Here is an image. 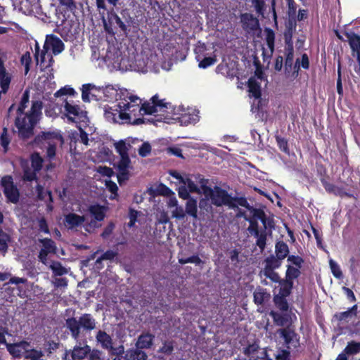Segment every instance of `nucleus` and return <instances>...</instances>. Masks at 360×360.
I'll use <instances>...</instances> for the list:
<instances>
[{
  "instance_id": "30",
  "label": "nucleus",
  "mask_w": 360,
  "mask_h": 360,
  "mask_svg": "<svg viewBox=\"0 0 360 360\" xmlns=\"http://www.w3.org/2000/svg\"><path fill=\"white\" fill-rule=\"evenodd\" d=\"M39 241L43 246L41 250L44 251L49 254L56 253L57 248L53 240L49 238H43L39 239Z\"/></svg>"
},
{
  "instance_id": "39",
  "label": "nucleus",
  "mask_w": 360,
  "mask_h": 360,
  "mask_svg": "<svg viewBox=\"0 0 360 360\" xmlns=\"http://www.w3.org/2000/svg\"><path fill=\"white\" fill-rule=\"evenodd\" d=\"M37 198L41 200H44L46 202L49 201L52 202V195L51 193L49 191H44V188L41 185H37Z\"/></svg>"
},
{
  "instance_id": "3",
  "label": "nucleus",
  "mask_w": 360,
  "mask_h": 360,
  "mask_svg": "<svg viewBox=\"0 0 360 360\" xmlns=\"http://www.w3.org/2000/svg\"><path fill=\"white\" fill-rule=\"evenodd\" d=\"M97 322L90 314H83L79 318L70 317L65 319V327L71 337L76 341L83 333H89L96 328Z\"/></svg>"
},
{
  "instance_id": "38",
  "label": "nucleus",
  "mask_w": 360,
  "mask_h": 360,
  "mask_svg": "<svg viewBox=\"0 0 360 360\" xmlns=\"http://www.w3.org/2000/svg\"><path fill=\"white\" fill-rule=\"evenodd\" d=\"M285 297V296H281L280 295H276L274 297L275 305L283 311H287L289 308Z\"/></svg>"
},
{
  "instance_id": "17",
  "label": "nucleus",
  "mask_w": 360,
  "mask_h": 360,
  "mask_svg": "<svg viewBox=\"0 0 360 360\" xmlns=\"http://www.w3.org/2000/svg\"><path fill=\"white\" fill-rule=\"evenodd\" d=\"M85 221V217L75 213H69L64 217L63 224L70 229L77 228Z\"/></svg>"
},
{
  "instance_id": "28",
  "label": "nucleus",
  "mask_w": 360,
  "mask_h": 360,
  "mask_svg": "<svg viewBox=\"0 0 360 360\" xmlns=\"http://www.w3.org/2000/svg\"><path fill=\"white\" fill-rule=\"evenodd\" d=\"M185 211L186 214L191 216L195 219H198V202L197 200L193 198H189L188 200L186 201L185 205Z\"/></svg>"
},
{
  "instance_id": "21",
  "label": "nucleus",
  "mask_w": 360,
  "mask_h": 360,
  "mask_svg": "<svg viewBox=\"0 0 360 360\" xmlns=\"http://www.w3.org/2000/svg\"><path fill=\"white\" fill-rule=\"evenodd\" d=\"M155 336L149 333H142L140 335L136 342L137 349L150 348L153 343Z\"/></svg>"
},
{
  "instance_id": "33",
  "label": "nucleus",
  "mask_w": 360,
  "mask_h": 360,
  "mask_svg": "<svg viewBox=\"0 0 360 360\" xmlns=\"http://www.w3.org/2000/svg\"><path fill=\"white\" fill-rule=\"evenodd\" d=\"M276 256L281 259L286 257L289 252L288 246L283 241L278 242L276 244Z\"/></svg>"
},
{
  "instance_id": "61",
  "label": "nucleus",
  "mask_w": 360,
  "mask_h": 360,
  "mask_svg": "<svg viewBox=\"0 0 360 360\" xmlns=\"http://www.w3.org/2000/svg\"><path fill=\"white\" fill-rule=\"evenodd\" d=\"M0 140H1V146L4 148V150L6 151L7 148H8V146L10 143V139L8 138L7 128L4 127L3 129V132L1 135Z\"/></svg>"
},
{
  "instance_id": "44",
  "label": "nucleus",
  "mask_w": 360,
  "mask_h": 360,
  "mask_svg": "<svg viewBox=\"0 0 360 360\" xmlns=\"http://www.w3.org/2000/svg\"><path fill=\"white\" fill-rule=\"evenodd\" d=\"M116 151L119 153L120 158L129 157L127 153V148L125 144V141L121 140L114 143Z\"/></svg>"
},
{
  "instance_id": "12",
  "label": "nucleus",
  "mask_w": 360,
  "mask_h": 360,
  "mask_svg": "<svg viewBox=\"0 0 360 360\" xmlns=\"http://www.w3.org/2000/svg\"><path fill=\"white\" fill-rule=\"evenodd\" d=\"M64 108L68 120L72 122L83 121L86 117V112L83 111L77 105H72L65 101Z\"/></svg>"
},
{
  "instance_id": "32",
  "label": "nucleus",
  "mask_w": 360,
  "mask_h": 360,
  "mask_svg": "<svg viewBox=\"0 0 360 360\" xmlns=\"http://www.w3.org/2000/svg\"><path fill=\"white\" fill-rule=\"evenodd\" d=\"M269 314L273 318L274 323L278 326H284L289 321V316L286 314H281L274 311H271Z\"/></svg>"
},
{
  "instance_id": "54",
  "label": "nucleus",
  "mask_w": 360,
  "mask_h": 360,
  "mask_svg": "<svg viewBox=\"0 0 360 360\" xmlns=\"http://www.w3.org/2000/svg\"><path fill=\"white\" fill-rule=\"evenodd\" d=\"M300 271L297 268L288 266L286 271V280L292 281L300 276Z\"/></svg>"
},
{
  "instance_id": "20",
  "label": "nucleus",
  "mask_w": 360,
  "mask_h": 360,
  "mask_svg": "<svg viewBox=\"0 0 360 360\" xmlns=\"http://www.w3.org/2000/svg\"><path fill=\"white\" fill-rule=\"evenodd\" d=\"M91 347L86 344L83 346L76 345L71 350V357L72 360H82L90 353Z\"/></svg>"
},
{
  "instance_id": "8",
  "label": "nucleus",
  "mask_w": 360,
  "mask_h": 360,
  "mask_svg": "<svg viewBox=\"0 0 360 360\" xmlns=\"http://www.w3.org/2000/svg\"><path fill=\"white\" fill-rule=\"evenodd\" d=\"M1 184L8 201L16 203L19 200L20 193L17 187L13 184L12 177L10 176L3 177Z\"/></svg>"
},
{
  "instance_id": "36",
  "label": "nucleus",
  "mask_w": 360,
  "mask_h": 360,
  "mask_svg": "<svg viewBox=\"0 0 360 360\" xmlns=\"http://www.w3.org/2000/svg\"><path fill=\"white\" fill-rule=\"evenodd\" d=\"M232 204H233L234 207L233 209L237 207L238 205L247 208L250 213L253 215V211L252 210H257V208H255L250 205V204L248 202L246 198L240 197V198H233L232 200Z\"/></svg>"
},
{
  "instance_id": "55",
  "label": "nucleus",
  "mask_w": 360,
  "mask_h": 360,
  "mask_svg": "<svg viewBox=\"0 0 360 360\" xmlns=\"http://www.w3.org/2000/svg\"><path fill=\"white\" fill-rule=\"evenodd\" d=\"M117 255V252L108 250L96 259V263L99 264L103 260H112Z\"/></svg>"
},
{
  "instance_id": "25",
  "label": "nucleus",
  "mask_w": 360,
  "mask_h": 360,
  "mask_svg": "<svg viewBox=\"0 0 360 360\" xmlns=\"http://www.w3.org/2000/svg\"><path fill=\"white\" fill-rule=\"evenodd\" d=\"M110 356H113L112 360H130L129 359V352L127 349L124 351V347L123 345H120L109 352Z\"/></svg>"
},
{
  "instance_id": "41",
  "label": "nucleus",
  "mask_w": 360,
  "mask_h": 360,
  "mask_svg": "<svg viewBox=\"0 0 360 360\" xmlns=\"http://www.w3.org/2000/svg\"><path fill=\"white\" fill-rule=\"evenodd\" d=\"M43 159L39 153H34L31 155V165L34 172H39L42 168Z\"/></svg>"
},
{
  "instance_id": "42",
  "label": "nucleus",
  "mask_w": 360,
  "mask_h": 360,
  "mask_svg": "<svg viewBox=\"0 0 360 360\" xmlns=\"http://www.w3.org/2000/svg\"><path fill=\"white\" fill-rule=\"evenodd\" d=\"M129 352V359L130 360H146L147 354L141 350V349H130Z\"/></svg>"
},
{
  "instance_id": "45",
  "label": "nucleus",
  "mask_w": 360,
  "mask_h": 360,
  "mask_svg": "<svg viewBox=\"0 0 360 360\" xmlns=\"http://www.w3.org/2000/svg\"><path fill=\"white\" fill-rule=\"evenodd\" d=\"M9 240V236L0 229V252H5L7 251Z\"/></svg>"
},
{
  "instance_id": "9",
  "label": "nucleus",
  "mask_w": 360,
  "mask_h": 360,
  "mask_svg": "<svg viewBox=\"0 0 360 360\" xmlns=\"http://www.w3.org/2000/svg\"><path fill=\"white\" fill-rule=\"evenodd\" d=\"M243 354L248 358L245 360H272L268 356L265 349L261 348L256 342L243 348Z\"/></svg>"
},
{
  "instance_id": "43",
  "label": "nucleus",
  "mask_w": 360,
  "mask_h": 360,
  "mask_svg": "<svg viewBox=\"0 0 360 360\" xmlns=\"http://www.w3.org/2000/svg\"><path fill=\"white\" fill-rule=\"evenodd\" d=\"M30 99V93L28 90H25L23 93L21 101L20 102L19 106L17 109V115L21 113H25L24 112L25 109L27 106V103H29Z\"/></svg>"
},
{
  "instance_id": "27",
  "label": "nucleus",
  "mask_w": 360,
  "mask_h": 360,
  "mask_svg": "<svg viewBox=\"0 0 360 360\" xmlns=\"http://www.w3.org/2000/svg\"><path fill=\"white\" fill-rule=\"evenodd\" d=\"M192 177L195 180L197 185L199 186L200 193L202 192L205 197L212 189V188L208 185L209 179H205L201 174H199L193 175Z\"/></svg>"
},
{
  "instance_id": "62",
  "label": "nucleus",
  "mask_w": 360,
  "mask_h": 360,
  "mask_svg": "<svg viewBox=\"0 0 360 360\" xmlns=\"http://www.w3.org/2000/svg\"><path fill=\"white\" fill-rule=\"evenodd\" d=\"M217 61L216 57H205L200 60L199 67L201 68H206L213 65Z\"/></svg>"
},
{
  "instance_id": "51",
  "label": "nucleus",
  "mask_w": 360,
  "mask_h": 360,
  "mask_svg": "<svg viewBox=\"0 0 360 360\" xmlns=\"http://www.w3.org/2000/svg\"><path fill=\"white\" fill-rule=\"evenodd\" d=\"M183 184L184 185H187L190 192L200 193V189L199 186L195 183V180L192 179L186 178L183 181Z\"/></svg>"
},
{
  "instance_id": "37",
  "label": "nucleus",
  "mask_w": 360,
  "mask_h": 360,
  "mask_svg": "<svg viewBox=\"0 0 360 360\" xmlns=\"http://www.w3.org/2000/svg\"><path fill=\"white\" fill-rule=\"evenodd\" d=\"M279 283L281 287L278 295L285 297L288 296L290 294L291 289L292 288V281L285 279L281 280Z\"/></svg>"
},
{
  "instance_id": "13",
  "label": "nucleus",
  "mask_w": 360,
  "mask_h": 360,
  "mask_svg": "<svg viewBox=\"0 0 360 360\" xmlns=\"http://www.w3.org/2000/svg\"><path fill=\"white\" fill-rule=\"evenodd\" d=\"M240 22L243 29L249 34L260 30L259 20L252 14L248 13L241 14Z\"/></svg>"
},
{
  "instance_id": "7",
  "label": "nucleus",
  "mask_w": 360,
  "mask_h": 360,
  "mask_svg": "<svg viewBox=\"0 0 360 360\" xmlns=\"http://www.w3.org/2000/svg\"><path fill=\"white\" fill-rule=\"evenodd\" d=\"M169 104L164 99L159 98L158 95H155L149 101H146L141 105L140 113L141 115H153L158 112H165Z\"/></svg>"
},
{
  "instance_id": "4",
  "label": "nucleus",
  "mask_w": 360,
  "mask_h": 360,
  "mask_svg": "<svg viewBox=\"0 0 360 360\" xmlns=\"http://www.w3.org/2000/svg\"><path fill=\"white\" fill-rule=\"evenodd\" d=\"M102 21L105 30L109 34H114V29L120 28L121 31L127 34L129 31L128 27L131 25V18H124L122 20L119 17L113 10L107 13V18L102 17Z\"/></svg>"
},
{
  "instance_id": "2",
  "label": "nucleus",
  "mask_w": 360,
  "mask_h": 360,
  "mask_svg": "<svg viewBox=\"0 0 360 360\" xmlns=\"http://www.w3.org/2000/svg\"><path fill=\"white\" fill-rule=\"evenodd\" d=\"M42 102L32 101L30 110L26 113L18 115L15 125L18 129V136L22 139H28L34 135V128L41 113Z\"/></svg>"
},
{
  "instance_id": "11",
  "label": "nucleus",
  "mask_w": 360,
  "mask_h": 360,
  "mask_svg": "<svg viewBox=\"0 0 360 360\" xmlns=\"http://www.w3.org/2000/svg\"><path fill=\"white\" fill-rule=\"evenodd\" d=\"M117 179L122 184L129 178V172L132 169L129 157L120 158L117 162Z\"/></svg>"
},
{
  "instance_id": "59",
  "label": "nucleus",
  "mask_w": 360,
  "mask_h": 360,
  "mask_svg": "<svg viewBox=\"0 0 360 360\" xmlns=\"http://www.w3.org/2000/svg\"><path fill=\"white\" fill-rule=\"evenodd\" d=\"M324 188L328 192L333 193L335 195L342 196L345 194V193L340 188L336 187L333 184L327 182L324 183Z\"/></svg>"
},
{
  "instance_id": "40",
  "label": "nucleus",
  "mask_w": 360,
  "mask_h": 360,
  "mask_svg": "<svg viewBox=\"0 0 360 360\" xmlns=\"http://www.w3.org/2000/svg\"><path fill=\"white\" fill-rule=\"evenodd\" d=\"M359 352H360V342L354 341L349 342L343 352L346 355H354Z\"/></svg>"
},
{
  "instance_id": "22",
  "label": "nucleus",
  "mask_w": 360,
  "mask_h": 360,
  "mask_svg": "<svg viewBox=\"0 0 360 360\" xmlns=\"http://www.w3.org/2000/svg\"><path fill=\"white\" fill-rule=\"evenodd\" d=\"M47 141L51 143H56V141H63L62 136L57 132H41L34 139V142L40 143L41 141Z\"/></svg>"
},
{
  "instance_id": "14",
  "label": "nucleus",
  "mask_w": 360,
  "mask_h": 360,
  "mask_svg": "<svg viewBox=\"0 0 360 360\" xmlns=\"http://www.w3.org/2000/svg\"><path fill=\"white\" fill-rule=\"evenodd\" d=\"M95 338L97 344L99 345L102 349L107 350L108 353L116 347L113 346L112 337L105 330H98Z\"/></svg>"
},
{
  "instance_id": "57",
  "label": "nucleus",
  "mask_w": 360,
  "mask_h": 360,
  "mask_svg": "<svg viewBox=\"0 0 360 360\" xmlns=\"http://www.w3.org/2000/svg\"><path fill=\"white\" fill-rule=\"evenodd\" d=\"M31 60H32V59H31L30 53L28 51L26 52L25 53H24L20 58L21 64L25 66V74H27V72L30 70V65Z\"/></svg>"
},
{
  "instance_id": "24",
  "label": "nucleus",
  "mask_w": 360,
  "mask_h": 360,
  "mask_svg": "<svg viewBox=\"0 0 360 360\" xmlns=\"http://www.w3.org/2000/svg\"><path fill=\"white\" fill-rule=\"evenodd\" d=\"M198 112L193 110L191 112L182 114L178 119L181 125L187 126L191 124H195L199 120Z\"/></svg>"
},
{
  "instance_id": "50",
  "label": "nucleus",
  "mask_w": 360,
  "mask_h": 360,
  "mask_svg": "<svg viewBox=\"0 0 360 360\" xmlns=\"http://www.w3.org/2000/svg\"><path fill=\"white\" fill-rule=\"evenodd\" d=\"M329 265L330 270L332 271V274L333 276L337 278H342V272L339 266V265L332 259L329 260Z\"/></svg>"
},
{
  "instance_id": "29",
  "label": "nucleus",
  "mask_w": 360,
  "mask_h": 360,
  "mask_svg": "<svg viewBox=\"0 0 360 360\" xmlns=\"http://www.w3.org/2000/svg\"><path fill=\"white\" fill-rule=\"evenodd\" d=\"M249 92L255 98H259L261 96V87L259 82L255 77H251L248 82Z\"/></svg>"
},
{
  "instance_id": "53",
  "label": "nucleus",
  "mask_w": 360,
  "mask_h": 360,
  "mask_svg": "<svg viewBox=\"0 0 360 360\" xmlns=\"http://www.w3.org/2000/svg\"><path fill=\"white\" fill-rule=\"evenodd\" d=\"M26 355L25 356V359H30V360H39L41 356H44V354L41 351H39L37 349H30L25 350Z\"/></svg>"
},
{
  "instance_id": "19",
  "label": "nucleus",
  "mask_w": 360,
  "mask_h": 360,
  "mask_svg": "<svg viewBox=\"0 0 360 360\" xmlns=\"http://www.w3.org/2000/svg\"><path fill=\"white\" fill-rule=\"evenodd\" d=\"M253 211V216L256 217V221H257V219H260L262 222L264 229L261 230L260 231H265L266 233V230L268 229H271L274 227V222L272 218L266 217L264 212L261 210H252ZM267 235V233H266Z\"/></svg>"
},
{
  "instance_id": "48",
  "label": "nucleus",
  "mask_w": 360,
  "mask_h": 360,
  "mask_svg": "<svg viewBox=\"0 0 360 360\" xmlns=\"http://www.w3.org/2000/svg\"><path fill=\"white\" fill-rule=\"evenodd\" d=\"M186 216V211L182 206L177 205L172 212V217L181 220L184 219Z\"/></svg>"
},
{
  "instance_id": "47",
  "label": "nucleus",
  "mask_w": 360,
  "mask_h": 360,
  "mask_svg": "<svg viewBox=\"0 0 360 360\" xmlns=\"http://www.w3.org/2000/svg\"><path fill=\"white\" fill-rule=\"evenodd\" d=\"M357 307L356 305L353 306L352 308H350L349 310L341 312L340 314H335V318L339 321H344L347 319L351 317L352 314H356Z\"/></svg>"
},
{
  "instance_id": "63",
  "label": "nucleus",
  "mask_w": 360,
  "mask_h": 360,
  "mask_svg": "<svg viewBox=\"0 0 360 360\" xmlns=\"http://www.w3.org/2000/svg\"><path fill=\"white\" fill-rule=\"evenodd\" d=\"M174 350V343L172 341L165 342L160 352L165 354H170Z\"/></svg>"
},
{
  "instance_id": "16",
  "label": "nucleus",
  "mask_w": 360,
  "mask_h": 360,
  "mask_svg": "<svg viewBox=\"0 0 360 360\" xmlns=\"http://www.w3.org/2000/svg\"><path fill=\"white\" fill-rule=\"evenodd\" d=\"M347 41L352 51V55L356 56L357 61L359 67L356 69L357 73H360V36L354 33L349 32L346 34Z\"/></svg>"
},
{
  "instance_id": "6",
  "label": "nucleus",
  "mask_w": 360,
  "mask_h": 360,
  "mask_svg": "<svg viewBox=\"0 0 360 360\" xmlns=\"http://www.w3.org/2000/svg\"><path fill=\"white\" fill-rule=\"evenodd\" d=\"M205 197L210 200L211 204L217 207L224 205L228 206L229 208H233L234 207L232 204L233 197L219 186H214Z\"/></svg>"
},
{
  "instance_id": "1",
  "label": "nucleus",
  "mask_w": 360,
  "mask_h": 360,
  "mask_svg": "<svg viewBox=\"0 0 360 360\" xmlns=\"http://www.w3.org/2000/svg\"><path fill=\"white\" fill-rule=\"evenodd\" d=\"M120 101L117 104V108H105V117L110 122L120 124L131 123V114L139 110L141 99L130 94L127 89L121 90L120 94Z\"/></svg>"
},
{
  "instance_id": "58",
  "label": "nucleus",
  "mask_w": 360,
  "mask_h": 360,
  "mask_svg": "<svg viewBox=\"0 0 360 360\" xmlns=\"http://www.w3.org/2000/svg\"><path fill=\"white\" fill-rule=\"evenodd\" d=\"M286 50V58L285 62V68L286 70L288 69H291L292 63H293V49H285Z\"/></svg>"
},
{
  "instance_id": "26",
  "label": "nucleus",
  "mask_w": 360,
  "mask_h": 360,
  "mask_svg": "<svg viewBox=\"0 0 360 360\" xmlns=\"http://www.w3.org/2000/svg\"><path fill=\"white\" fill-rule=\"evenodd\" d=\"M192 177L195 180L197 185L199 186L200 193L202 192L205 197L212 189V188L208 185L209 179H205L201 174H199L193 175Z\"/></svg>"
},
{
  "instance_id": "5",
  "label": "nucleus",
  "mask_w": 360,
  "mask_h": 360,
  "mask_svg": "<svg viewBox=\"0 0 360 360\" xmlns=\"http://www.w3.org/2000/svg\"><path fill=\"white\" fill-rule=\"evenodd\" d=\"M237 217H243L249 222V226L247 230L251 236L257 238L256 245L263 251L266 247V234L265 231H259V224L256 221V217L250 214V217H248L245 212L240 210L236 215Z\"/></svg>"
},
{
  "instance_id": "15",
  "label": "nucleus",
  "mask_w": 360,
  "mask_h": 360,
  "mask_svg": "<svg viewBox=\"0 0 360 360\" xmlns=\"http://www.w3.org/2000/svg\"><path fill=\"white\" fill-rule=\"evenodd\" d=\"M51 49L55 55L59 54L64 50V44L58 37L51 34L47 35L44 45V49Z\"/></svg>"
},
{
  "instance_id": "31",
  "label": "nucleus",
  "mask_w": 360,
  "mask_h": 360,
  "mask_svg": "<svg viewBox=\"0 0 360 360\" xmlns=\"http://www.w3.org/2000/svg\"><path fill=\"white\" fill-rule=\"evenodd\" d=\"M89 211L98 221L103 220L105 217V207L98 205H91Z\"/></svg>"
},
{
  "instance_id": "52",
  "label": "nucleus",
  "mask_w": 360,
  "mask_h": 360,
  "mask_svg": "<svg viewBox=\"0 0 360 360\" xmlns=\"http://www.w3.org/2000/svg\"><path fill=\"white\" fill-rule=\"evenodd\" d=\"M59 4L68 11L74 12L77 9L75 0H59Z\"/></svg>"
},
{
  "instance_id": "49",
  "label": "nucleus",
  "mask_w": 360,
  "mask_h": 360,
  "mask_svg": "<svg viewBox=\"0 0 360 360\" xmlns=\"http://www.w3.org/2000/svg\"><path fill=\"white\" fill-rule=\"evenodd\" d=\"M260 274L270 278L273 282L279 283L281 281L278 274L272 269H263L261 271Z\"/></svg>"
},
{
  "instance_id": "18",
  "label": "nucleus",
  "mask_w": 360,
  "mask_h": 360,
  "mask_svg": "<svg viewBox=\"0 0 360 360\" xmlns=\"http://www.w3.org/2000/svg\"><path fill=\"white\" fill-rule=\"evenodd\" d=\"M30 343L26 341H21L18 343L6 344V348L8 352L15 358H19L22 356L23 350H26Z\"/></svg>"
},
{
  "instance_id": "23",
  "label": "nucleus",
  "mask_w": 360,
  "mask_h": 360,
  "mask_svg": "<svg viewBox=\"0 0 360 360\" xmlns=\"http://www.w3.org/2000/svg\"><path fill=\"white\" fill-rule=\"evenodd\" d=\"M254 302L257 305H262L269 302L271 295L266 290L261 288H257L253 293Z\"/></svg>"
},
{
  "instance_id": "10",
  "label": "nucleus",
  "mask_w": 360,
  "mask_h": 360,
  "mask_svg": "<svg viewBox=\"0 0 360 360\" xmlns=\"http://www.w3.org/2000/svg\"><path fill=\"white\" fill-rule=\"evenodd\" d=\"M277 333L284 339L288 347H293L297 348L300 346V337L295 333V328L291 325H288L285 328L278 329Z\"/></svg>"
},
{
  "instance_id": "64",
  "label": "nucleus",
  "mask_w": 360,
  "mask_h": 360,
  "mask_svg": "<svg viewBox=\"0 0 360 360\" xmlns=\"http://www.w3.org/2000/svg\"><path fill=\"white\" fill-rule=\"evenodd\" d=\"M277 143L281 150L284 153L289 154V149L288 147V141L285 139L281 138L280 136H276Z\"/></svg>"
},
{
  "instance_id": "35",
  "label": "nucleus",
  "mask_w": 360,
  "mask_h": 360,
  "mask_svg": "<svg viewBox=\"0 0 360 360\" xmlns=\"http://www.w3.org/2000/svg\"><path fill=\"white\" fill-rule=\"evenodd\" d=\"M49 268L53 271L55 276H63L68 273V270L57 261L51 262Z\"/></svg>"
},
{
  "instance_id": "46",
  "label": "nucleus",
  "mask_w": 360,
  "mask_h": 360,
  "mask_svg": "<svg viewBox=\"0 0 360 360\" xmlns=\"http://www.w3.org/2000/svg\"><path fill=\"white\" fill-rule=\"evenodd\" d=\"M155 219L158 224H167L169 221L168 214L162 209H158L155 214Z\"/></svg>"
},
{
  "instance_id": "56",
  "label": "nucleus",
  "mask_w": 360,
  "mask_h": 360,
  "mask_svg": "<svg viewBox=\"0 0 360 360\" xmlns=\"http://www.w3.org/2000/svg\"><path fill=\"white\" fill-rule=\"evenodd\" d=\"M256 12L259 15H263L265 11L264 0H251Z\"/></svg>"
},
{
  "instance_id": "34",
  "label": "nucleus",
  "mask_w": 360,
  "mask_h": 360,
  "mask_svg": "<svg viewBox=\"0 0 360 360\" xmlns=\"http://www.w3.org/2000/svg\"><path fill=\"white\" fill-rule=\"evenodd\" d=\"M282 259H278L276 256L270 255L265 259V267L264 269H272L278 268L281 264Z\"/></svg>"
},
{
  "instance_id": "60",
  "label": "nucleus",
  "mask_w": 360,
  "mask_h": 360,
  "mask_svg": "<svg viewBox=\"0 0 360 360\" xmlns=\"http://www.w3.org/2000/svg\"><path fill=\"white\" fill-rule=\"evenodd\" d=\"M151 153V146L148 142H144L139 148V155L146 157Z\"/></svg>"
}]
</instances>
